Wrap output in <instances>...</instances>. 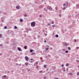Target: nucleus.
Wrapping results in <instances>:
<instances>
[{
  "mask_svg": "<svg viewBox=\"0 0 79 79\" xmlns=\"http://www.w3.org/2000/svg\"><path fill=\"white\" fill-rule=\"evenodd\" d=\"M31 27H34L35 26V22H33L31 23Z\"/></svg>",
  "mask_w": 79,
  "mask_h": 79,
  "instance_id": "nucleus-1",
  "label": "nucleus"
},
{
  "mask_svg": "<svg viewBox=\"0 0 79 79\" xmlns=\"http://www.w3.org/2000/svg\"><path fill=\"white\" fill-rule=\"evenodd\" d=\"M68 2H66L65 3H64L63 5V6L66 7V8H67L68 7Z\"/></svg>",
  "mask_w": 79,
  "mask_h": 79,
  "instance_id": "nucleus-2",
  "label": "nucleus"
},
{
  "mask_svg": "<svg viewBox=\"0 0 79 79\" xmlns=\"http://www.w3.org/2000/svg\"><path fill=\"white\" fill-rule=\"evenodd\" d=\"M8 77L6 75H4L2 77V79H8Z\"/></svg>",
  "mask_w": 79,
  "mask_h": 79,
  "instance_id": "nucleus-3",
  "label": "nucleus"
},
{
  "mask_svg": "<svg viewBox=\"0 0 79 79\" xmlns=\"http://www.w3.org/2000/svg\"><path fill=\"white\" fill-rule=\"evenodd\" d=\"M47 8L48 10H52V8L50 6H48L47 7Z\"/></svg>",
  "mask_w": 79,
  "mask_h": 79,
  "instance_id": "nucleus-4",
  "label": "nucleus"
},
{
  "mask_svg": "<svg viewBox=\"0 0 79 79\" xmlns=\"http://www.w3.org/2000/svg\"><path fill=\"white\" fill-rule=\"evenodd\" d=\"M29 61L30 63H32V62H34V59H31Z\"/></svg>",
  "mask_w": 79,
  "mask_h": 79,
  "instance_id": "nucleus-5",
  "label": "nucleus"
},
{
  "mask_svg": "<svg viewBox=\"0 0 79 79\" xmlns=\"http://www.w3.org/2000/svg\"><path fill=\"white\" fill-rule=\"evenodd\" d=\"M25 59L26 61H29V59H28V57L27 56H25Z\"/></svg>",
  "mask_w": 79,
  "mask_h": 79,
  "instance_id": "nucleus-6",
  "label": "nucleus"
},
{
  "mask_svg": "<svg viewBox=\"0 0 79 79\" xmlns=\"http://www.w3.org/2000/svg\"><path fill=\"white\" fill-rule=\"evenodd\" d=\"M16 8L17 10H19V9H20V6H16Z\"/></svg>",
  "mask_w": 79,
  "mask_h": 79,
  "instance_id": "nucleus-7",
  "label": "nucleus"
},
{
  "mask_svg": "<svg viewBox=\"0 0 79 79\" xmlns=\"http://www.w3.org/2000/svg\"><path fill=\"white\" fill-rule=\"evenodd\" d=\"M62 70L64 72H65L66 70H65V68L64 67H63L62 69Z\"/></svg>",
  "mask_w": 79,
  "mask_h": 79,
  "instance_id": "nucleus-8",
  "label": "nucleus"
},
{
  "mask_svg": "<svg viewBox=\"0 0 79 79\" xmlns=\"http://www.w3.org/2000/svg\"><path fill=\"white\" fill-rule=\"evenodd\" d=\"M39 73H45V71L43 72V71L42 70H41L39 71Z\"/></svg>",
  "mask_w": 79,
  "mask_h": 79,
  "instance_id": "nucleus-9",
  "label": "nucleus"
},
{
  "mask_svg": "<svg viewBox=\"0 0 79 79\" xmlns=\"http://www.w3.org/2000/svg\"><path fill=\"white\" fill-rule=\"evenodd\" d=\"M64 46H68V44L65 43L64 44Z\"/></svg>",
  "mask_w": 79,
  "mask_h": 79,
  "instance_id": "nucleus-10",
  "label": "nucleus"
},
{
  "mask_svg": "<svg viewBox=\"0 0 79 79\" xmlns=\"http://www.w3.org/2000/svg\"><path fill=\"white\" fill-rule=\"evenodd\" d=\"M18 50L19 51H21V48H18Z\"/></svg>",
  "mask_w": 79,
  "mask_h": 79,
  "instance_id": "nucleus-11",
  "label": "nucleus"
},
{
  "mask_svg": "<svg viewBox=\"0 0 79 79\" xmlns=\"http://www.w3.org/2000/svg\"><path fill=\"white\" fill-rule=\"evenodd\" d=\"M38 64V62H36L34 64V65H37Z\"/></svg>",
  "mask_w": 79,
  "mask_h": 79,
  "instance_id": "nucleus-12",
  "label": "nucleus"
},
{
  "mask_svg": "<svg viewBox=\"0 0 79 79\" xmlns=\"http://www.w3.org/2000/svg\"><path fill=\"white\" fill-rule=\"evenodd\" d=\"M77 7V8H79V4H77V6H76Z\"/></svg>",
  "mask_w": 79,
  "mask_h": 79,
  "instance_id": "nucleus-13",
  "label": "nucleus"
},
{
  "mask_svg": "<svg viewBox=\"0 0 79 79\" xmlns=\"http://www.w3.org/2000/svg\"><path fill=\"white\" fill-rule=\"evenodd\" d=\"M31 55H35V53L33 52L31 54Z\"/></svg>",
  "mask_w": 79,
  "mask_h": 79,
  "instance_id": "nucleus-14",
  "label": "nucleus"
},
{
  "mask_svg": "<svg viewBox=\"0 0 79 79\" xmlns=\"http://www.w3.org/2000/svg\"><path fill=\"white\" fill-rule=\"evenodd\" d=\"M33 52V50L31 49L30 50V52H31V53H32V52Z\"/></svg>",
  "mask_w": 79,
  "mask_h": 79,
  "instance_id": "nucleus-15",
  "label": "nucleus"
},
{
  "mask_svg": "<svg viewBox=\"0 0 79 79\" xmlns=\"http://www.w3.org/2000/svg\"><path fill=\"white\" fill-rule=\"evenodd\" d=\"M69 75H70L71 76V75H73V74H72V73H69Z\"/></svg>",
  "mask_w": 79,
  "mask_h": 79,
  "instance_id": "nucleus-16",
  "label": "nucleus"
},
{
  "mask_svg": "<svg viewBox=\"0 0 79 79\" xmlns=\"http://www.w3.org/2000/svg\"><path fill=\"white\" fill-rule=\"evenodd\" d=\"M65 9H66V7H64L63 8V10H65Z\"/></svg>",
  "mask_w": 79,
  "mask_h": 79,
  "instance_id": "nucleus-17",
  "label": "nucleus"
},
{
  "mask_svg": "<svg viewBox=\"0 0 79 79\" xmlns=\"http://www.w3.org/2000/svg\"><path fill=\"white\" fill-rule=\"evenodd\" d=\"M20 22H23V20L22 19H20Z\"/></svg>",
  "mask_w": 79,
  "mask_h": 79,
  "instance_id": "nucleus-18",
  "label": "nucleus"
},
{
  "mask_svg": "<svg viewBox=\"0 0 79 79\" xmlns=\"http://www.w3.org/2000/svg\"><path fill=\"white\" fill-rule=\"evenodd\" d=\"M44 68H47V65H44Z\"/></svg>",
  "mask_w": 79,
  "mask_h": 79,
  "instance_id": "nucleus-19",
  "label": "nucleus"
},
{
  "mask_svg": "<svg viewBox=\"0 0 79 79\" xmlns=\"http://www.w3.org/2000/svg\"><path fill=\"white\" fill-rule=\"evenodd\" d=\"M27 47V46H25L24 47V48L25 49H27V48H26Z\"/></svg>",
  "mask_w": 79,
  "mask_h": 79,
  "instance_id": "nucleus-20",
  "label": "nucleus"
},
{
  "mask_svg": "<svg viewBox=\"0 0 79 79\" xmlns=\"http://www.w3.org/2000/svg\"><path fill=\"white\" fill-rule=\"evenodd\" d=\"M56 38L58 37V35H56Z\"/></svg>",
  "mask_w": 79,
  "mask_h": 79,
  "instance_id": "nucleus-21",
  "label": "nucleus"
},
{
  "mask_svg": "<svg viewBox=\"0 0 79 79\" xmlns=\"http://www.w3.org/2000/svg\"><path fill=\"white\" fill-rule=\"evenodd\" d=\"M45 46L46 47H48V48H49V46L48 45H46Z\"/></svg>",
  "mask_w": 79,
  "mask_h": 79,
  "instance_id": "nucleus-22",
  "label": "nucleus"
},
{
  "mask_svg": "<svg viewBox=\"0 0 79 79\" xmlns=\"http://www.w3.org/2000/svg\"><path fill=\"white\" fill-rule=\"evenodd\" d=\"M25 65H26L27 66L28 65V63H25Z\"/></svg>",
  "mask_w": 79,
  "mask_h": 79,
  "instance_id": "nucleus-23",
  "label": "nucleus"
},
{
  "mask_svg": "<svg viewBox=\"0 0 79 79\" xmlns=\"http://www.w3.org/2000/svg\"><path fill=\"white\" fill-rule=\"evenodd\" d=\"M14 28H15V29H16L17 28V27L16 26H15V27H14Z\"/></svg>",
  "mask_w": 79,
  "mask_h": 79,
  "instance_id": "nucleus-24",
  "label": "nucleus"
},
{
  "mask_svg": "<svg viewBox=\"0 0 79 79\" xmlns=\"http://www.w3.org/2000/svg\"><path fill=\"white\" fill-rule=\"evenodd\" d=\"M68 48L69 50H71V48H70L69 47H68Z\"/></svg>",
  "mask_w": 79,
  "mask_h": 79,
  "instance_id": "nucleus-25",
  "label": "nucleus"
},
{
  "mask_svg": "<svg viewBox=\"0 0 79 79\" xmlns=\"http://www.w3.org/2000/svg\"><path fill=\"white\" fill-rule=\"evenodd\" d=\"M66 66H69V64H66Z\"/></svg>",
  "mask_w": 79,
  "mask_h": 79,
  "instance_id": "nucleus-26",
  "label": "nucleus"
},
{
  "mask_svg": "<svg viewBox=\"0 0 79 79\" xmlns=\"http://www.w3.org/2000/svg\"><path fill=\"white\" fill-rule=\"evenodd\" d=\"M52 24H53L54 23V22L53 21H52L51 22Z\"/></svg>",
  "mask_w": 79,
  "mask_h": 79,
  "instance_id": "nucleus-27",
  "label": "nucleus"
},
{
  "mask_svg": "<svg viewBox=\"0 0 79 79\" xmlns=\"http://www.w3.org/2000/svg\"><path fill=\"white\" fill-rule=\"evenodd\" d=\"M77 75L79 76V72L77 73Z\"/></svg>",
  "mask_w": 79,
  "mask_h": 79,
  "instance_id": "nucleus-28",
  "label": "nucleus"
},
{
  "mask_svg": "<svg viewBox=\"0 0 79 79\" xmlns=\"http://www.w3.org/2000/svg\"><path fill=\"white\" fill-rule=\"evenodd\" d=\"M24 16H25V17H26V16H27V15L26 14H25L24 15Z\"/></svg>",
  "mask_w": 79,
  "mask_h": 79,
  "instance_id": "nucleus-29",
  "label": "nucleus"
},
{
  "mask_svg": "<svg viewBox=\"0 0 79 79\" xmlns=\"http://www.w3.org/2000/svg\"><path fill=\"white\" fill-rule=\"evenodd\" d=\"M76 61H77V63H79V60H76Z\"/></svg>",
  "mask_w": 79,
  "mask_h": 79,
  "instance_id": "nucleus-30",
  "label": "nucleus"
},
{
  "mask_svg": "<svg viewBox=\"0 0 79 79\" xmlns=\"http://www.w3.org/2000/svg\"><path fill=\"white\" fill-rule=\"evenodd\" d=\"M2 34H0V37L1 38L2 37Z\"/></svg>",
  "mask_w": 79,
  "mask_h": 79,
  "instance_id": "nucleus-31",
  "label": "nucleus"
},
{
  "mask_svg": "<svg viewBox=\"0 0 79 79\" xmlns=\"http://www.w3.org/2000/svg\"><path fill=\"white\" fill-rule=\"evenodd\" d=\"M62 50L64 51H65V50H66L65 49H62Z\"/></svg>",
  "mask_w": 79,
  "mask_h": 79,
  "instance_id": "nucleus-32",
  "label": "nucleus"
},
{
  "mask_svg": "<svg viewBox=\"0 0 79 79\" xmlns=\"http://www.w3.org/2000/svg\"><path fill=\"white\" fill-rule=\"evenodd\" d=\"M7 28V27L6 26H5L4 27V29H6Z\"/></svg>",
  "mask_w": 79,
  "mask_h": 79,
  "instance_id": "nucleus-33",
  "label": "nucleus"
},
{
  "mask_svg": "<svg viewBox=\"0 0 79 79\" xmlns=\"http://www.w3.org/2000/svg\"><path fill=\"white\" fill-rule=\"evenodd\" d=\"M40 18H42V15H40Z\"/></svg>",
  "mask_w": 79,
  "mask_h": 79,
  "instance_id": "nucleus-34",
  "label": "nucleus"
},
{
  "mask_svg": "<svg viewBox=\"0 0 79 79\" xmlns=\"http://www.w3.org/2000/svg\"><path fill=\"white\" fill-rule=\"evenodd\" d=\"M36 68L37 69H38V68H39V66H36Z\"/></svg>",
  "mask_w": 79,
  "mask_h": 79,
  "instance_id": "nucleus-35",
  "label": "nucleus"
},
{
  "mask_svg": "<svg viewBox=\"0 0 79 79\" xmlns=\"http://www.w3.org/2000/svg\"><path fill=\"white\" fill-rule=\"evenodd\" d=\"M52 27H55V25H52Z\"/></svg>",
  "mask_w": 79,
  "mask_h": 79,
  "instance_id": "nucleus-36",
  "label": "nucleus"
},
{
  "mask_svg": "<svg viewBox=\"0 0 79 79\" xmlns=\"http://www.w3.org/2000/svg\"><path fill=\"white\" fill-rule=\"evenodd\" d=\"M56 10H58V7H56Z\"/></svg>",
  "mask_w": 79,
  "mask_h": 79,
  "instance_id": "nucleus-37",
  "label": "nucleus"
},
{
  "mask_svg": "<svg viewBox=\"0 0 79 79\" xmlns=\"http://www.w3.org/2000/svg\"><path fill=\"white\" fill-rule=\"evenodd\" d=\"M44 10H45V11H47V10L46 9L44 8Z\"/></svg>",
  "mask_w": 79,
  "mask_h": 79,
  "instance_id": "nucleus-38",
  "label": "nucleus"
},
{
  "mask_svg": "<svg viewBox=\"0 0 79 79\" xmlns=\"http://www.w3.org/2000/svg\"><path fill=\"white\" fill-rule=\"evenodd\" d=\"M46 50H48V48H46Z\"/></svg>",
  "mask_w": 79,
  "mask_h": 79,
  "instance_id": "nucleus-39",
  "label": "nucleus"
},
{
  "mask_svg": "<svg viewBox=\"0 0 79 79\" xmlns=\"http://www.w3.org/2000/svg\"><path fill=\"white\" fill-rule=\"evenodd\" d=\"M68 51H65V53H68Z\"/></svg>",
  "mask_w": 79,
  "mask_h": 79,
  "instance_id": "nucleus-40",
  "label": "nucleus"
},
{
  "mask_svg": "<svg viewBox=\"0 0 79 79\" xmlns=\"http://www.w3.org/2000/svg\"><path fill=\"white\" fill-rule=\"evenodd\" d=\"M61 66L62 67H64V65L63 64Z\"/></svg>",
  "mask_w": 79,
  "mask_h": 79,
  "instance_id": "nucleus-41",
  "label": "nucleus"
},
{
  "mask_svg": "<svg viewBox=\"0 0 79 79\" xmlns=\"http://www.w3.org/2000/svg\"><path fill=\"white\" fill-rule=\"evenodd\" d=\"M74 41L75 42H76V40H74Z\"/></svg>",
  "mask_w": 79,
  "mask_h": 79,
  "instance_id": "nucleus-42",
  "label": "nucleus"
},
{
  "mask_svg": "<svg viewBox=\"0 0 79 79\" xmlns=\"http://www.w3.org/2000/svg\"><path fill=\"white\" fill-rule=\"evenodd\" d=\"M59 16H60V17H61V14L59 15Z\"/></svg>",
  "mask_w": 79,
  "mask_h": 79,
  "instance_id": "nucleus-43",
  "label": "nucleus"
},
{
  "mask_svg": "<svg viewBox=\"0 0 79 79\" xmlns=\"http://www.w3.org/2000/svg\"><path fill=\"white\" fill-rule=\"evenodd\" d=\"M66 70H67V71H68V68H67Z\"/></svg>",
  "mask_w": 79,
  "mask_h": 79,
  "instance_id": "nucleus-44",
  "label": "nucleus"
},
{
  "mask_svg": "<svg viewBox=\"0 0 79 79\" xmlns=\"http://www.w3.org/2000/svg\"><path fill=\"white\" fill-rule=\"evenodd\" d=\"M27 71H30V69H27Z\"/></svg>",
  "mask_w": 79,
  "mask_h": 79,
  "instance_id": "nucleus-45",
  "label": "nucleus"
},
{
  "mask_svg": "<svg viewBox=\"0 0 79 79\" xmlns=\"http://www.w3.org/2000/svg\"><path fill=\"white\" fill-rule=\"evenodd\" d=\"M79 47H77V49H79Z\"/></svg>",
  "mask_w": 79,
  "mask_h": 79,
  "instance_id": "nucleus-46",
  "label": "nucleus"
},
{
  "mask_svg": "<svg viewBox=\"0 0 79 79\" xmlns=\"http://www.w3.org/2000/svg\"><path fill=\"white\" fill-rule=\"evenodd\" d=\"M44 79H46V77H44Z\"/></svg>",
  "mask_w": 79,
  "mask_h": 79,
  "instance_id": "nucleus-47",
  "label": "nucleus"
},
{
  "mask_svg": "<svg viewBox=\"0 0 79 79\" xmlns=\"http://www.w3.org/2000/svg\"><path fill=\"white\" fill-rule=\"evenodd\" d=\"M50 49H51V50H52V48H50Z\"/></svg>",
  "mask_w": 79,
  "mask_h": 79,
  "instance_id": "nucleus-48",
  "label": "nucleus"
},
{
  "mask_svg": "<svg viewBox=\"0 0 79 79\" xmlns=\"http://www.w3.org/2000/svg\"><path fill=\"white\" fill-rule=\"evenodd\" d=\"M54 34H55V33H53L52 35H54Z\"/></svg>",
  "mask_w": 79,
  "mask_h": 79,
  "instance_id": "nucleus-49",
  "label": "nucleus"
},
{
  "mask_svg": "<svg viewBox=\"0 0 79 79\" xmlns=\"http://www.w3.org/2000/svg\"><path fill=\"white\" fill-rule=\"evenodd\" d=\"M0 46H2V44H0Z\"/></svg>",
  "mask_w": 79,
  "mask_h": 79,
  "instance_id": "nucleus-50",
  "label": "nucleus"
},
{
  "mask_svg": "<svg viewBox=\"0 0 79 79\" xmlns=\"http://www.w3.org/2000/svg\"><path fill=\"white\" fill-rule=\"evenodd\" d=\"M2 55V54L1 53H0V56Z\"/></svg>",
  "mask_w": 79,
  "mask_h": 79,
  "instance_id": "nucleus-51",
  "label": "nucleus"
},
{
  "mask_svg": "<svg viewBox=\"0 0 79 79\" xmlns=\"http://www.w3.org/2000/svg\"><path fill=\"white\" fill-rule=\"evenodd\" d=\"M42 6H41V7H40V8H42Z\"/></svg>",
  "mask_w": 79,
  "mask_h": 79,
  "instance_id": "nucleus-52",
  "label": "nucleus"
},
{
  "mask_svg": "<svg viewBox=\"0 0 79 79\" xmlns=\"http://www.w3.org/2000/svg\"><path fill=\"white\" fill-rule=\"evenodd\" d=\"M44 42H46V41H44Z\"/></svg>",
  "mask_w": 79,
  "mask_h": 79,
  "instance_id": "nucleus-53",
  "label": "nucleus"
},
{
  "mask_svg": "<svg viewBox=\"0 0 79 79\" xmlns=\"http://www.w3.org/2000/svg\"><path fill=\"white\" fill-rule=\"evenodd\" d=\"M19 65H21V64H20Z\"/></svg>",
  "mask_w": 79,
  "mask_h": 79,
  "instance_id": "nucleus-54",
  "label": "nucleus"
},
{
  "mask_svg": "<svg viewBox=\"0 0 79 79\" xmlns=\"http://www.w3.org/2000/svg\"><path fill=\"white\" fill-rule=\"evenodd\" d=\"M49 55V56H50L49 55Z\"/></svg>",
  "mask_w": 79,
  "mask_h": 79,
  "instance_id": "nucleus-55",
  "label": "nucleus"
},
{
  "mask_svg": "<svg viewBox=\"0 0 79 79\" xmlns=\"http://www.w3.org/2000/svg\"><path fill=\"white\" fill-rule=\"evenodd\" d=\"M56 79H58V78H56Z\"/></svg>",
  "mask_w": 79,
  "mask_h": 79,
  "instance_id": "nucleus-56",
  "label": "nucleus"
},
{
  "mask_svg": "<svg viewBox=\"0 0 79 79\" xmlns=\"http://www.w3.org/2000/svg\"><path fill=\"white\" fill-rule=\"evenodd\" d=\"M8 73H9V72H8Z\"/></svg>",
  "mask_w": 79,
  "mask_h": 79,
  "instance_id": "nucleus-57",
  "label": "nucleus"
},
{
  "mask_svg": "<svg viewBox=\"0 0 79 79\" xmlns=\"http://www.w3.org/2000/svg\"><path fill=\"white\" fill-rule=\"evenodd\" d=\"M45 35H47V34H45Z\"/></svg>",
  "mask_w": 79,
  "mask_h": 79,
  "instance_id": "nucleus-58",
  "label": "nucleus"
},
{
  "mask_svg": "<svg viewBox=\"0 0 79 79\" xmlns=\"http://www.w3.org/2000/svg\"><path fill=\"white\" fill-rule=\"evenodd\" d=\"M11 73H12V72H13V71H11Z\"/></svg>",
  "mask_w": 79,
  "mask_h": 79,
  "instance_id": "nucleus-59",
  "label": "nucleus"
}]
</instances>
